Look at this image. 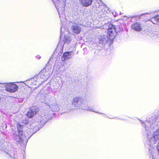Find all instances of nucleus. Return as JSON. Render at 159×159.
Returning a JSON list of instances; mask_svg holds the SVG:
<instances>
[{"label": "nucleus", "mask_w": 159, "mask_h": 159, "mask_svg": "<svg viewBox=\"0 0 159 159\" xmlns=\"http://www.w3.org/2000/svg\"><path fill=\"white\" fill-rule=\"evenodd\" d=\"M154 12H152L149 13H145L141 15L139 17L137 16L133 17L131 19V22H133V20H136L139 19L142 17H146L147 18L146 21H150V19L153 16V15Z\"/></svg>", "instance_id": "10"}, {"label": "nucleus", "mask_w": 159, "mask_h": 159, "mask_svg": "<svg viewBox=\"0 0 159 159\" xmlns=\"http://www.w3.org/2000/svg\"><path fill=\"white\" fill-rule=\"evenodd\" d=\"M60 81L61 82V87H62L64 81L63 80H60Z\"/></svg>", "instance_id": "28"}, {"label": "nucleus", "mask_w": 159, "mask_h": 159, "mask_svg": "<svg viewBox=\"0 0 159 159\" xmlns=\"http://www.w3.org/2000/svg\"><path fill=\"white\" fill-rule=\"evenodd\" d=\"M153 16L150 19V21L155 24L158 25L159 24V15L156 14L154 12Z\"/></svg>", "instance_id": "15"}, {"label": "nucleus", "mask_w": 159, "mask_h": 159, "mask_svg": "<svg viewBox=\"0 0 159 159\" xmlns=\"http://www.w3.org/2000/svg\"><path fill=\"white\" fill-rule=\"evenodd\" d=\"M37 113L36 108L32 107L30 109L27 113V116L30 118H32L34 116L36 115Z\"/></svg>", "instance_id": "19"}, {"label": "nucleus", "mask_w": 159, "mask_h": 159, "mask_svg": "<svg viewBox=\"0 0 159 159\" xmlns=\"http://www.w3.org/2000/svg\"><path fill=\"white\" fill-rule=\"evenodd\" d=\"M82 95L85 98V99L80 97H78L74 98L73 100L72 105L77 109H82L83 106L84 105L85 103V102L87 101L86 98L87 96L86 93H84V94Z\"/></svg>", "instance_id": "4"}, {"label": "nucleus", "mask_w": 159, "mask_h": 159, "mask_svg": "<svg viewBox=\"0 0 159 159\" xmlns=\"http://www.w3.org/2000/svg\"><path fill=\"white\" fill-rule=\"evenodd\" d=\"M97 2L95 4L96 7L99 9L101 8L104 6L106 5H105L102 0H97Z\"/></svg>", "instance_id": "22"}, {"label": "nucleus", "mask_w": 159, "mask_h": 159, "mask_svg": "<svg viewBox=\"0 0 159 159\" xmlns=\"http://www.w3.org/2000/svg\"><path fill=\"white\" fill-rule=\"evenodd\" d=\"M62 28L61 29V35L60 37V40L58 44L57 47L58 48L59 47H61V48L62 49L64 45H67L70 41V38L67 36L64 35V37H62L63 35L61 33Z\"/></svg>", "instance_id": "7"}, {"label": "nucleus", "mask_w": 159, "mask_h": 159, "mask_svg": "<svg viewBox=\"0 0 159 159\" xmlns=\"http://www.w3.org/2000/svg\"><path fill=\"white\" fill-rule=\"evenodd\" d=\"M115 26L112 24L109 25L107 29V34L110 39H114L115 37L116 32Z\"/></svg>", "instance_id": "9"}, {"label": "nucleus", "mask_w": 159, "mask_h": 159, "mask_svg": "<svg viewBox=\"0 0 159 159\" xmlns=\"http://www.w3.org/2000/svg\"><path fill=\"white\" fill-rule=\"evenodd\" d=\"M36 59H39L41 58V57L39 55H38V56H36Z\"/></svg>", "instance_id": "29"}, {"label": "nucleus", "mask_w": 159, "mask_h": 159, "mask_svg": "<svg viewBox=\"0 0 159 159\" xmlns=\"http://www.w3.org/2000/svg\"><path fill=\"white\" fill-rule=\"evenodd\" d=\"M112 13L115 17H116L118 15V14L116 13V11H113Z\"/></svg>", "instance_id": "27"}, {"label": "nucleus", "mask_w": 159, "mask_h": 159, "mask_svg": "<svg viewBox=\"0 0 159 159\" xmlns=\"http://www.w3.org/2000/svg\"><path fill=\"white\" fill-rule=\"evenodd\" d=\"M101 9L100 12L103 15H106L107 13H108L110 11L109 8L106 5L104 6Z\"/></svg>", "instance_id": "21"}, {"label": "nucleus", "mask_w": 159, "mask_h": 159, "mask_svg": "<svg viewBox=\"0 0 159 159\" xmlns=\"http://www.w3.org/2000/svg\"><path fill=\"white\" fill-rule=\"evenodd\" d=\"M32 130L31 129H28L26 130V132H25L24 134H23L24 135V137L25 136H30V137L34 134V133H32L31 134V131Z\"/></svg>", "instance_id": "23"}, {"label": "nucleus", "mask_w": 159, "mask_h": 159, "mask_svg": "<svg viewBox=\"0 0 159 159\" xmlns=\"http://www.w3.org/2000/svg\"><path fill=\"white\" fill-rule=\"evenodd\" d=\"M60 79L59 77L53 78L50 80V85L56 87L57 88H58L60 85Z\"/></svg>", "instance_id": "14"}, {"label": "nucleus", "mask_w": 159, "mask_h": 159, "mask_svg": "<svg viewBox=\"0 0 159 159\" xmlns=\"http://www.w3.org/2000/svg\"><path fill=\"white\" fill-rule=\"evenodd\" d=\"M73 32L75 34H79L81 30V27L75 24L71 26Z\"/></svg>", "instance_id": "17"}, {"label": "nucleus", "mask_w": 159, "mask_h": 159, "mask_svg": "<svg viewBox=\"0 0 159 159\" xmlns=\"http://www.w3.org/2000/svg\"><path fill=\"white\" fill-rule=\"evenodd\" d=\"M81 5L84 7H88L90 6L93 0H79Z\"/></svg>", "instance_id": "18"}, {"label": "nucleus", "mask_w": 159, "mask_h": 159, "mask_svg": "<svg viewBox=\"0 0 159 159\" xmlns=\"http://www.w3.org/2000/svg\"><path fill=\"white\" fill-rule=\"evenodd\" d=\"M98 39L100 43L105 44L107 43L108 40V37L107 35H102L100 36Z\"/></svg>", "instance_id": "16"}, {"label": "nucleus", "mask_w": 159, "mask_h": 159, "mask_svg": "<svg viewBox=\"0 0 159 159\" xmlns=\"http://www.w3.org/2000/svg\"><path fill=\"white\" fill-rule=\"evenodd\" d=\"M6 90L10 93H14L17 91L18 86L13 83H5L4 84Z\"/></svg>", "instance_id": "8"}, {"label": "nucleus", "mask_w": 159, "mask_h": 159, "mask_svg": "<svg viewBox=\"0 0 159 159\" xmlns=\"http://www.w3.org/2000/svg\"><path fill=\"white\" fill-rule=\"evenodd\" d=\"M23 125H21L20 124L18 123L17 124V134H14L13 136V139L17 142L18 143H22L26 145L30 137V136H25L24 137L23 132Z\"/></svg>", "instance_id": "3"}, {"label": "nucleus", "mask_w": 159, "mask_h": 159, "mask_svg": "<svg viewBox=\"0 0 159 159\" xmlns=\"http://www.w3.org/2000/svg\"><path fill=\"white\" fill-rule=\"evenodd\" d=\"M49 107L53 111H58L59 109V106L57 104L55 100H54L52 102H50Z\"/></svg>", "instance_id": "11"}, {"label": "nucleus", "mask_w": 159, "mask_h": 159, "mask_svg": "<svg viewBox=\"0 0 159 159\" xmlns=\"http://www.w3.org/2000/svg\"><path fill=\"white\" fill-rule=\"evenodd\" d=\"M142 126L144 128L146 139L144 146L147 149L150 159H159V111L145 122L140 120Z\"/></svg>", "instance_id": "1"}, {"label": "nucleus", "mask_w": 159, "mask_h": 159, "mask_svg": "<svg viewBox=\"0 0 159 159\" xmlns=\"http://www.w3.org/2000/svg\"><path fill=\"white\" fill-rule=\"evenodd\" d=\"M52 59H51V58H50L49 61L48 62V64H51V63H50V61H51V60Z\"/></svg>", "instance_id": "30"}, {"label": "nucleus", "mask_w": 159, "mask_h": 159, "mask_svg": "<svg viewBox=\"0 0 159 159\" xmlns=\"http://www.w3.org/2000/svg\"><path fill=\"white\" fill-rule=\"evenodd\" d=\"M83 110H86L87 111H94L95 113H98L100 114H102V113L94 111L93 110V107L92 106H88L85 104L83 106Z\"/></svg>", "instance_id": "20"}, {"label": "nucleus", "mask_w": 159, "mask_h": 159, "mask_svg": "<svg viewBox=\"0 0 159 159\" xmlns=\"http://www.w3.org/2000/svg\"><path fill=\"white\" fill-rule=\"evenodd\" d=\"M51 117L46 116H43V117H40L39 118V120L35 123L36 124V126L34 127V130L35 132L39 130L40 129H41L45 125L46 123L48 121Z\"/></svg>", "instance_id": "5"}, {"label": "nucleus", "mask_w": 159, "mask_h": 159, "mask_svg": "<svg viewBox=\"0 0 159 159\" xmlns=\"http://www.w3.org/2000/svg\"><path fill=\"white\" fill-rule=\"evenodd\" d=\"M44 96V98H43V100H45V99H46V98H46V96ZM42 99H43V98H42Z\"/></svg>", "instance_id": "31"}, {"label": "nucleus", "mask_w": 159, "mask_h": 159, "mask_svg": "<svg viewBox=\"0 0 159 159\" xmlns=\"http://www.w3.org/2000/svg\"><path fill=\"white\" fill-rule=\"evenodd\" d=\"M55 67H56L57 71H62L63 69L64 66L61 64H60L57 65V64L55 65Z\"/></svg>", "instance_id": "24"}, {"label": "nucleus", "mask_w": 159, "mask_h": 159, "mask_svg": "<svg viewBox=\"0 0 159 159\" xmlns=\"http://www.w3.org/2000/svg\"><path fill=\"white\" fill-rule=\"evenodd\" d=\"M52 73V71L51 69L49 70V69H47L46 68H45L40 72L37 76L39 79V78L40 79L41 82H44L49 77Z\"/></svg>", "instance_id": "6"}, {"label": "nucleus", "mask_w": 159, "mask_h": 159, "mask_svg": "<svg viewBox=\"0 0 159 159\" xmlns=\"http://www.w3.org/2000/svg\"><path fill=\"white\" fill-rule=\"evenodd\" d=\"M73 52H65L61 58L62 61H67L71 59L73 56Z\"/></svg>", "instance_id": "12"}, {"label": "nucleus", "mask_w": 159, "mask_h": 159, "mask_svg": "<svg viewBox=\"0 0 159 159\" xmlns=\"http://www.w3.org/2000/svg\"><path fill=\"white\" fill-rule=\"evenodd\" d=\"M21 157L20 156H18L16 155H14V159H23V158L22 157H21Z\"/></svg>", "instance_id": "26"}, {"label": "nucleus", "mask_w": 159, "mask_h": 159, "mask_svg": "<svg viewBox=\"0 0 159 159\" xmlns=\"http://www.w3.org/2000/svg\"><path fill=\"white\" fill-rule=\"evenodd\" d=\"M4 151V152L8 155H9L10 157H12V155H11V154L10 153L11 152L10 150H8L7 148H5Z\"/></svg>", "instance_id": "25"}, {"label": "nucleus", "mask_w": 159, "mask_h": 159, "mask_svg": "<svg viewBox=\"0 0 159 159\" xmlns=\"http://www.w3.org/2000/svg\"><path fill=\"white\" fill-rule=\"evenodd\" d=\"M58 11L61 24L65 25L66 23V19L65 14L66 0H52Z\"/></svg>", "instance_id": "2"}, {"label": "nucleus", "mask_w": 159, "mask_h": 159, "mask_svg": "<svg viewBox=\"0 0 159 159\" xmlns=\"http://www.w3.org/2000/svg\"><path fill=\"white\" fill-rule=\"evenodd\" d=\"M131 28L136 31L139 32L142 30L141 23L139 22H135L131 25Z\"/></svg>", "instance_id": "13"}]
</instances>
